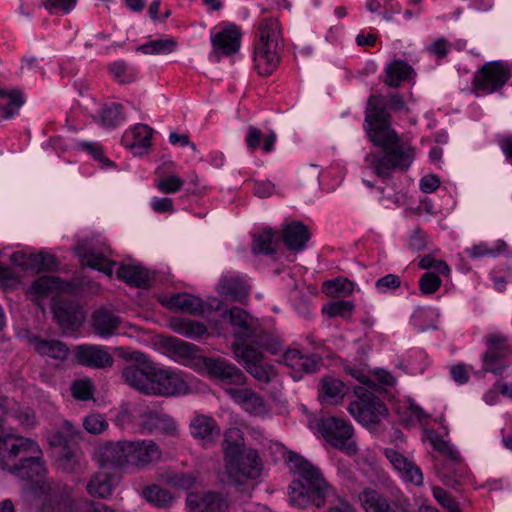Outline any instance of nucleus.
Segmentation results:
<instances>
[{
    "label": "nucleus",
    "instance_id": "25",
    "mask_svg": "<svg viewBox=\"0 0 512 512\" xmlns=\"http://www.w3.org/2000/svg\"><path fill=\"white\" fill-rule=\"evenodd\" d=\"M228 395L247 412L260 415L266 411L263 398L249 388H227Z\"/></svg>",
    "mask_w": 512,
    "mask_h": 512
},
{
    "label": "nucleus",
    "instance_id": "2",
    "mask_svg": "<svg viewBox=\"0 0 512 512\" xmlns=\"http://www.w3.org/2000/svg\"><path fill=\"white\" fill-rule=\"evenodd\" d=\"M381 95H371L367 102L365 122L370 141L383 149V154L369 153L365 157L367 168L379 178L388 181L394 170L406 171L411 165L413 149L404 146L397 133L391 128L390 114L381 105Z\"/></svg>",
    "mask_w": 512,
    "mask_h": 512
},
{
    "label": "nucleus",
    "instance_id": "60",
    "mask_svg": "<svg viewBox=\"0 0 512 512\" xmlns=\"http://www.w3.org/2000/svg\"><path fill=\"white\" fill-rule=\"evenodd\" d=\"M80 146L83 150L91 154L93 158L100 162L103 166L111 167L114 165L112 161H110L108 158L104 156L102 147H100L96 143L82 142L80 143Z\"/></svg>",
    "mask_w": 512,
    "mask_h": 512
},
{
    "label": "nucleus",
    "instance_id": "61",
    "mask_svg": "<svg viewBox=\"0 0 512 512\" xmlns=\"http://www.w3.org/2000/svg\"><path fill=\"white\" fill-rule=\"evenodd\" d=\"M422 269H435L441 274H448L450 269L446 262L434 259L431 255H425L419 262Z\"/></svg>",
    "mask_w": 512,
    "mask_h": 512
},
{
    "label": "nucleus",
    "instance_id": "35",
    "mask_svg": "<svg viewBox=\"0 0 512 512\" xmlns=\"http://www.w3.org/2000/svg\"><path fill=\"white\" fill-rule=\"evenodd\" d=\"M30 342L37 353L54 359H65L69 351L67 346L58 340H45L35 336L30 339Z\"/></svg>",
    "mask_w": 512,
    "mask_h": 512
},
{
    "label": "nucleus",
    "instance_id": "11",
    "mask_svg": "<svg viewBox=\"0 0 512 512\" xmlns=\"http://www.w3.org/2000/svg\"><path fill=\"white\" fill-rule=\"evenodd\" d=\"M8 418H14L24 428H31L36 424V415L33 409L19 404L7 396H0V442L12 433H4V425Z\"/></svg>",
    "mask_w": 512,
    "mask_h": 512
},
{
    "label": "nucleus",
    "instance_id": "54",
    "mask_svg": "<svg viewBox=\"0 0 512 512\" xmlns=\"http://www.w3.org/2000/svg\"><path fill=\"white\" fill-rule=\"evenodd\" d=\"M433 496L437 500V502L447 509L448 512H461L458 503L454 500V498L446 492L441 487H434L433 490Z\"/></svg>",
    "mask_w": 512,
    "mask_h": 512
},
{
    "label": "nucleus",
    "instance_id": "39",
    "mask_svg": "<svg viewBox=\"0 0 512 512\" xmlns=\"http://www.w3.org/2000/svg\"><path fill=\"white\" fill-rule=\"evenodd\" d=\"M143 425L149 431L158 430L168 435H175L177 432L175 422L169 416L159 413L145 414Z\"/></svg>",
    "mask_w": 512,
    "mask_h": 512
},
{
    "label": "nucleus",
    "instance_id": "3",
    "mask_svg": "<svg viewBox=\"0 0 512 512\" xmlns=\"http://www.w3.org/2000/svg\"><path fill=\"white\" fill-rule=\"evenodd\" d=\"M119 357L134 363L122 369L124 382L145 395L170 396L183 392L186 383L182 377L167 369H161L140 351L117 348Z\"/></svg>",
    "mask_w": 512,
    "mask_h": 512
},
{
    "label": "nucleus",
    "instance_id": "23",
    "mask_svg": "<svg viewBox=\"0 0 512 512\" xmlns=\"http://www.w3.org/2000/svg\"><path fill=\"white\" fill-rule=\"evenodd\" d=\"M128 441L107 442L99 448L101 466H123L129 464Z\"/></svg>",
    "mask_w": 512,
    "mask_h": 512
},
{
    "label": "nucleus",
    "instance_id": "50",
    "mask_svg": "<svg viewBox=\"0 0 512 512\" xmlns=\"http://www.w3.org/2000/svg\"><path fill=\"white\" fill-rule=\"evenodd\" d=\"M354 303L346 300L333 301L325 305L322 309L323 313L329 317H348L354 310Z\"/></svg>",
    "mask_w": 512,
    "mask_h": 512
},
{
    "label": "nucleus",
    "instance_id": "27",
    "mask_svg": "<svg viewBox=\"0 0 512 512\" xmlns=\"http://www.w3.org/2000/svg\"><path fill=\"white\" fill-rule=\"evenodd\" d=\"M152 132L149 126L137 124L131 132L132 140L128 139L129 134H125L122 141L133 155L142 156L147 153L151 145Z\"/></svg>",
    "mask_w": 512,
    "mask_h": 512
},
{
    "label": "nucleus",
    "instance_id": "37",
    "mask_svg": "<svg viewBox=\"0 0 512 512\" xmlns=\"http://www.w3.org/2000/svg\"><path fill=\"white\" fill-rule=\"evenodd\" d=\"M171 327L175 332L194 340L201 339L208 335L207 328L203 323L191 319H173Z\"/></svg>",
    "mask_w": 512,
    "mask_h": 512
},
{
    "label": "nucleus",
    "instance_id": "56",
    "mask_svg": "<svg viewBox=\"0 0 512 512\" xmlns=\"http://www.w3.org/2000/svg\"><path fill=\"white\" fill-rule=\"evenodd\" d=\"M441 283L440 277L431 272L424 273L419 280L420 290L423 294L435 293L440 288Z\"/></svg>",
    "mask_w": 512,
    "mask_h": 512
},
{
    "label": "nucleus",
    "instance_id": "21",
    "mask_svg": "<svg viewBox=\"0 0 512 512\" xmlns=\"http://www.w3.org/2000/svg\"><path fill=\"white\" fill-rule=\"evenodd\" d=\"M383 453L393 467L402 474L406 481H409L416 486H421L423 484V474L420 468L408 460L404 455L391 448L384 449Z\"/></svg>",
    "mask_w": 512,
    "mask_h": 512
},
{
    "label": "nucleus",
    "instance_id": "34",
    "mask_svg": "<svg viewBox=\"0 0 512 512\" xmlns=\"http://www.w3.org/2000/svg\"><path fill=\"white\" fill-rule=\"evenodd\" d=\"M167 307L171 310H180L192 315L203 313L202 299L187 293H180L171 296L167 301Z\"/></svg>",
    "mask_w": 512,
    "mask_h": 512
},
{
    "label": "nucleus",
    "instance_id": "7",
    "mask_svg": "<svg viewBox=\"0 0 512 512\" xmlns=\"http://www.w3.org/2000/svg\"><path fill=\"white\" fill-rule=\"evenodd\" d=\"M355 394L358 400L349 404L348 411L362 425L375 426L380 423L381 418L388 415L385 403L372 392L356 387Z\"/></svg>",
    "mask_w": 512,
    "mask_h": 512
},
{
    "label": "nucleus",
    "instance_id": "64",
    "mask_svg": "<svg viewBox=\"0 0 512 512\" xmlns=\"http://www.w3.org/2000/svg\"><path fill=\"white\" fill-rule=\"evenodd\" d=\"M427 246L426 236L420 228H416L410 238L409 247L413 251H421Z\"/></svg>",
    "mask_w": 512,
    "mask_h": 512
},
{
    "label": "nucleus",
    "instance_id": "8",
    "mask_svg": "<svg viewBox=\"0 0 512 512\" xmlns=\"http://www.w3.org/2000/svg\"><path fill=\"white\" fill-rule=\"evenodd\" d=\"M318 429L323 438L334 448L348 455L357 453L356 443L352 441L353 428L342 418L330 416L320 419Z\"/></svg>",
    "mask_w": 512,
    "mask_h": 512
},
{
    "label": "nucleus",
    "instance_id": "45",
    "mask_svg": "<svg viewBox=\"0 0 512 512\" xmlns=\"http://www.w3.org/2000/svg\"><path fill=\"white\" fill-rule=\"evenodd\" d=\"M41 255L39 253L27 254L22 251H16L11 254V262L22 268L24 271H33L39 273V260Z\"/></svg>",
    "mask_w": 512,
    "mask_h": 512
},
{
    "label": "nucleus",
    "instance_id": "58",
    "mask_svg": "<svg viewBox=\"0 0 512 512\" xmlns=\"http://www.w3.org/2000/svg\"><path fill=\"white\" fill-rule=\"evenodd\" d=\"M166 481L172 486L188 489L194 484L195 478L191 474L179 472L167 474Z\"/></svg>",
    "mask_w": 512,
    "mask_h": 512
},
{
    "label": "nucleus",
    "instance_id": "52",
    "mask_svg": "<svg viewBox=\"0 0 512 512\" xmlns=\"http://www.w3.org/2000/svg\"><path fill=\"white\" fill-rule=\"evenodd\" d=\"M109 71L121 84L131 83L135 80V73L129 69L124 61H115L109 65Z\"/></svg>",
    "mask_w": 512,
    "mask_h": 512
},
{
    "label": "nucleus",
    "instance_id": "6",
    "mask_svg": "<svg viewBox=\"0 0 512 512\" xmlns=\"http://www.w3.org/2000/svg\"><path fill=\"white\" fill-rule=\"evenodd\" d=\"M233 327V335L241 342H248L255 346L276 354L280 350L279 342L268 332L264 331L259 323L251 318L243 309L232 307L224 312Z\"/></svg>",
    "mask_w": 512,
    "mask_h": 512
},
{
    "label": "nucleus",
    "instance_id": "18",
    "mask_svg": "<svg viewBox=\"0 0 512 512\" xmlns=\"http://www.w3.org/2000/svg\"><path fill=\"white\" fill-rule=\"evenodd\" d=\"M75 358L80 365L104 369L113 365V357L101 346L80 345L75 350Z\"/></svg>",
    "mask_w": 512,
    "mask_h": 512
},
{
    "label": "nucleus",
    "instance_id": "51",
    "mask_svg": "<svg viewBox=\"0 0 512 512\" xmlns=\"http://www.w3.org/2000/svg\"><path fill=\"white\" fill-rule=\"evenodd\" d=\"M167 347L175 354L187 359L193 358L197 352L195 345L174 337H170L167 340Z\"/></svg>",
    "mask_w": 512,
    "mask_h": 512
},
{
    "label": "nucleus",
    "instance_id": "32",
    "mask_svg": "<svg viewBox=\"0 0 512 512\" xmlns=\"http://www.w3.org/2000/svg\"><path fill=\"white\" fill-rule=\"evenodd\" d=\"M217 290L225 299L232 301L241 302L248 295V286L238 277H222Z\"/></svg>",
    "mask_w": 512,
    "mask_h": 512
},
{
    "label": "nucleus",
    "instance_id": "29",
    "mask_svg": "<svg viewBox=\"0 0 512 512\" xmlns=\"http://www.w3.org/2000/svg\"><path fill=\"white\" fill-rule=\"evenodd\" d=\"M120 324V317L106 309H99L92 315L94 331L102 337L112 335L119 328Z\"/></svg>",
    "mask_w": 512,
    "mask_h": 512
},
{
    "label": "nucleus",
    "instance_id": "41",
    "mask_svg": "<svg viewBox=\"0 0 512 512\" xmlns=\"http://www.w3.org/2000/svg\"><path fill=\"white\" fill-rule=\"evenodd\" d=\"M65 283L55 276H41L31 284L30 291L38 296H47L53 291H62Z\"/></svg>",
    "mask_w": 512,
    "mask_h": 512
},
{
    "label": "nucleus",
    "instance_id": "30",
    "mask_svg": "<svg viewBox=\"0 0 512 512\" xmlns=\"http://www.w3.org/2000/svg\"><path fill=\"white\" fill-rule=\"evenodd\" d=\"M190 432L194 438L212 442L220 434L214 419L205 415L196 416L190 424Z\"/></svg>",
    "mask_w": 512,
    "mask_h": 512
},
{
    "label": "nucleus",
    "instance_id": "10",
    "mask_svg": "<svg viewBox=\"0 0 512 512\" xmlns=\"http://www.w3.org/2000/svg\"><path fill=\"white\" fill-rule=\"evenodd\" d=\"M51 310L57 324L65 332L77 330L85 320V313L78 302L70 298H54Z\"/></svg>",
    "mask_w": 512,
    "mask_h": 512
},
{
    "label": "nucleus",
    "instance_id": "48",
    "mask_svg": "<svg viewBox=\"0 0 512 512\" xmlns=\"http://www.w3.org/2000/svg\"><path fill=\"white\" fill-rule=\"evenodd\" d=\"M120 104H112L101 111V123L105 127H116L125 120Z\"/></svg>",
    "mask_w": 512,
    "mask_h": 512
},
{
    "label": "nucleus",
    "instance_id": "62",
    "mask_svg": "<svg viewBox=\"0 0 512 512\" xmlns=\"http://www.w3.org/2000/svg\"><path fill=\"white\" fill-rule=\"evenodd\" d=\"M262 137L263 133L259 128L250 126L245 139L248 149L250 151L256 150L260 145Z\"/></svg>",
    "mask_w": 512,
    "mask_h": 512
},
{
    "label": "nucleus",
    "instance_id": "38",
    "mask_svg": "<svg viewBox=\"0 0 512 512\" xmlns=\"http://www.w3.org/2000/svg\"><path fill=\"white\" fill-rule=\"evenodd\" d=\"M222 447L224 458L229 457V463H233V455L247 450L244 448L242 432L238 428H230L225 432ZM232 465L233 464H230L229 466L231 469H234Z\"/></svg>",
    "mask_w": 512,
    "mask_h": 512
},
{
    "label": "nucleus",
    "instance_id": "9",
    "mask_svg": "<svg viewBox=\"0 0 512 512\" xmlns=\"http://www.w3.org/2000/svg\"><path fill=\"white\" fill-rule=\"evenodd\" d=\"M233 468L229 466V457L224 458L225 469L228 477L235 483H241L244 479H257L262 471V463L255 449H247L232 456Z\"/></svg>",
    "mask_w": 512,
    "mask_h": 512
},
{
    "label": "nucleus",
    "instance_id": "43",
    "mask_svg": "<svg viewBox=\"0 0 512 512\" xmlns=\"http://www.w3.org/2000/svg\"><path fill=\"white\" fill-rule=\"evenodd\" d=\"M246 342H235L232 344V349L234 356L245 363V368L256 364L258 362H262L263 354L258 349L254 348L251 345L246 344Z\"/></svg>",
    "mask_w": 512,
    "mask_h": 512
},
{
    "label": "nucleus",
    "instance_id": "28",
    "mask_svg": "<svg viewBox=\"0 0 512 512\" xmlns=\"http://www.w3.org/2000/svg\"><path fill=\"white\" fill-rule=\"evenodd\" d=\"M346 392L347 387L341 380L325 376L321 379L318 397L321 402L336 404L344 398Z\"/></svg>",
    "mask_w": 512,
    "mask_h": 512
},
{
    "label": "nucleus",
    "instance_id": "20",
    "mask_svg": "<svg viewBox=\"0 0 512 512\" xmlns=\"http://www.w3.org/2000/svg\"><path fill=\"white\" fill-rule=\"evenodd\" d=\"M322 357L299 349H288L283 354V362L296 373H315L318 371Z\"/></svg>",
    "mask_w": 512,
    "mask_h": 512
},
{
    "label": "nucleus",
    "instance_id": "55",
    "mask_svg": "<svg viewBox=\"0 0 512 512\" xmlns=\"http://www.w3.org/2000/svg\"><path fill=\"white\" fill-rule=\"evenodd\" d=\"M72 396L78 400H89L93 395V385L90 380H76L71 386Z\"/></svg>",
    "mask_w": 512,
    "mask_h": 512
},
{
    "label": "nucleus",
    "instance_id": "19",
    "mask_svg": "<svg viewBox=\"0 0 512 512\" xmlns=\"http://www.w3.org/2000/svg\"><path fill=\"white\" fill-rule=\"evenodd\" d=\"M129 465L143 468L153 461L160 459L161 451L153 441H128Z\"/></svg>",
    "mask_w": 512,
    "mask_h": 512
},
{
    "label": "nucleus",
    "instance_id": "24",
    "mask_svg": "<svg viewBox=\"0 0 512 512\" xmlns=\"http://www.w3.org/2000/svg\"><path fill=\"white\" fill-rule=\"evenodd\" d=\"M438 473L446 486L456 488L467 477L468 470L457 453L456 459H445Z\"/></svg>",
    "mask_w": 512,
    "mask_h": 512
},
{
    "label": "nucleus",
    "instance_id": "49",
    "mask_svg": "<svg viewBox=\"0 0 512 512\" xmlns=\"http://www.w3.org/2000/svg\"><path fill=\"white\" fill-rule=\"evenodd\" d=\"M82 424L86 432L93 435H99L108 428L105 416L100 413H90L83 418Z\"/></svg>",
    "mask_w": 512,
    "mask_h": 512
},
{
    "label": "nucleus",
    "instance_id": "4",
    "mask_svg": "<svg viewBox=\"0 0 512 512\" xmlns=\"http://www.w3.org/2000/svg\"><path fill=\"white\" fill-rule=\"evenodd\" d=\"M285 460L298 477L290 485V502L300 508L309 505L323 507L327 499L334 495V490L320 468L293 451L286 453Z\"/></svg>",
    "mask_w": 512,
    "mask_h": 512
},
{
    "label": "nucleus",
    "instance_id": "1",
    "mask_svg": "<svg viewBox=\"0 0 512 512\" xmlns=\"http://www.w3.org/2000/svg\"><path fill=\"white\" fill-rule=\"evenodd\" d=\"M38 444L21 436H8L0 442V466L21 480L41 479L46 474ZM34 492L43 496L41 512H74L72 490L64 483L37 480Z\"/></svg>",
    "mask_w": 512,
    "mask_h": 512
},
{
    "label": "nucleus",
    "instance_id": "16",
    "mask_svg": "<svg viewBox=\"0 0 512 512\" xmlns=\"http://www.w3.org/2000/svg\"><path fill=\"white\" fill-rule=\"evenodd\" d=\"M488 348L483 354V370L494 374H501V362L510 354L507 339L502 335H491L487 338Z\"/></svg>",
    "mask_w": 512,
    "mask_h": 512
},
{
    "label": "nucleus",
    "instance_id": "63",
    "mask_svg": "<svg viewBox=\"0 0 512 512\" xmlns=\"http://www.w3.org/2000/svg\"><path fill=\"white\" fill-rule=\"evenodd\" d=\"M76 4V0H43L46 9H59L64 13L70 12Z\"/></svg>",
    "mask_w": 512,
    "mask_h": 512
},
{
    "label": "nucleus",
    "instance_id": "13",
    "mask_svg": "<svg viewBox=\"0 0 512 512\" xmlns=\"http://www.w3.org/2000/svg\"><path fill=\"white\" fill-rule=\"evenodd\" d=\"M110 253V248L105 245L98 248L91 243H82L76 247V254L83 266L97 269L108 276H112L113 266L116 265V262L107 259Z\"/></svg>",
    "mask_w": 512,
    "mask_h": 512
},
{
    "label": "nucleus",
    "instance_id": "42",
    "mask_svg": "<svg viewBox=\"0 0 512 512\" xmlns=\"http://www.w3.org/2000/svg\"><path fill=\"white\" fill-rule=\"evenodd\" d=\"M277 243L276 232L267 229L254 237L252 251L254 254L272 255L276 252Z\"/></svg>",
    "mask_w": 512,
    "mask_h": 512
},
{
    "label": "nucleus",
    "instance_id": "33",
    "mask_svg": "<svg viewBox=\"0 0 512 512\" xmlns=\"http://www.w3.org/2000/svg\"><path fill=\"white\" fill-rule=\"evenodd\" d=\"M0 118L7 120L14 117L21 106L25 103V98L20 90H3L0 89Z\"/></svg>",
    "mask_w": 512,
    "mask_h": 512
},
{
    "label": "nucleus",
    "instance_id": "14",
    "mask_svg": "<svg viewBox=\"0 0 512 512\" xmlns=\"http://www.w3.org/2000/svg\"><path fill=\"white\" fill-rule=\"evenodd\" d=\"M204 364L208 374L222 385H244L246 382L241 369L223 358H206Z\"/></svg>",
    "mask_w": 512,
    "mask_h": 512
},
{
    "label": "nucleus",
    "instance_id": "57",
    "mask_svg": "<svg viewBox=\"0 0 512 512\" xmlns=\"http://www.w3.org/2000/svg\"><path fill=\"white\" fill-rule=\"evenodd\" d=\"M184 181L177 175H170L157 182V188L166 194L175 193L181 190Z\"/></svg>",
    "mask_w": 512,
    "mask_h": 512
},
{
    "label": "nucleus",
    "instance_id": "5",
    "mask_svg": "<svg viewBox=\"0 0 512 512\" xmlns=\"http://www.w3.org/2000/svg\"><path fill=\"white\" fill-rule=\"evenodd\" d=\"M281 48L282 38L278 21L273 18L262 20L254 45L255 68L260 75H270L277 68Z\"/></svg>",
    "mask_w": 512,
    "mask_h": 512
},
{
    "label": "nucleus",
    "instance_id": "40",
    "mask_svg": "<svg viewBox=\"0 0 512 512\" xmlns=\"http://www.w3.org/2000/svg\"><path fill=\"white\" fill-rule=\"evenodd\" d=\"M86 489L92 497H108L113 490L110 475L105 472L95 473L89 480Z\"/></svg>",
    "mask_w": 512,
    "mask_h": 512
},
{
    "label": "nucleus",
    "instance_id": "53",
    "mask_svg": "<svg viewBox=\"0 0 512 512\" xmlns=\"http://www.w3.org/2000/svg\"><path fill=\"white\" fill-rule=\"evenodd\" d=\"M58 461L60 467L64 471L69 473L73 472L79 463L77 453L71 447L65 448L60 451Z\"/></svg>",
    "mask_w": 512,
    "mask_h": 512
},
{
    "label": "nucleus",
    "instance_id": "46",
    "mask_svg": "<svg viewBox=\"0 0 512 512\" xmlns=\"http://www.w3.org/2000/svg\"><path fill=\"white\" fill-rule=\"evenodd\" d=\"M176 47V40L169 38L150 41L140 46L139 49L145 54H168L173 52Z\"/></svg>",
    "mask_w": 512,
    "mask_h": 512
},
{
    "label": "nucleus",
    "instance_id": "12",
    "mask_svg": "<svg viewBox=\"0 0 512 512\" xmlns=\"http://www.w3.org/2000/svg\"><path fill=\"white\" fill-rule=\"evenodd\" d=\"M510 78V71L501 62L485 64L474 78V87L483 94L501 89Z\"/></svg>",
    "mask_w": 512,
    "mask_h": 512
},
{
    "label": "nucleus",
    "instance_id": "31",
    "mask_svg": "<svg viewBox=\"0 0 512 512\" xmlns=\"http://www.w3.org/2000/svg\"><path fill=\"white\" fill-rule=\"evenodd\" d=\"M414 75V69L405 61L394 60L385 68L384 83L389 87L397 88L402 82L411 79Z\"/></svg>",
    "mask_w": 512,
    "mask_h": 512
},
{
    "label": "nucleus",
    "instance_id": "26",
    "mask_svg": "<svg viewBox=\"0 0 512 512\" xmlns=\"http://www.w3.org/2000/svg\"><path fill=\"white\" fill-rule=\"evenodd\" d=\"M309 239V229L301 222L295 221L283 228L282 240L289 250L302 251Z\"/></svg>",
    "mask_w": 512,
    "mask_h": 512
},
{
    "label": "nucleus",
    "instance_id": "59",
    "mask_svg": "<svg viewBox=\"0 0 512 512\" xmlns=\"http://www.w3.org/2000/svg\"><path fill=\"white\" fill-rule=\"evenodd\" d=\"M429 439L433 448L444 455L446 459L450 457L451 459H456V454L458 452L455 451L440 435L433 434Z\"/></svg>",
    "mask_w": 512,
    "mask_h": 512
},
{
    "label": "nucleus",
    "instance_id": "44",
    "mask_svg": "<svg viewBox=\"0 0 512 512\" xmlns=\"http://www.w3.org/2000/svg\"><path fill=\"white\" fill-rule=\"evenodd\" d=\"M143 497L157 507H166L173 500L171 493L166 489L160 488L158 485L145 487L143 489Z\"/></svg>",
    "mask_w": 512,
    "mask_h": 512
},
{
    "label": "nucleus",
    "instance_id": "17",
    "mask_svg": "<svg viewBox=\"0 0 512 512\" xmlns=\"http://www.w3.org/2000/svg\"><path fill=\"white\" fill-rule=\"evenodd\" d=\"M358 500L365 512H408V503L390 504L377 490L366 487L358 494Z\"/></svg>",
    "mask_w": 512,
    "mask_h": 512
},
{
    "label": "nucleus",
    "instance_id": "22",
    "mask_svg": "<svg viewBox=\"0 0 512 512\" xmlns=\"http://www.w3.org/2000/svg\"><path fill=\"white\" fill-rule=\"evenodd\" d=\"M240 29L231 24L212 37L214 53L229 56L238 52L240 47Z\"/></svg>",
    "mask_w": 512,
    "mask_h": 512
},
{
    "label": "nucleus",
    "instance_id": "47",
    "mask_svg": "<svg viewBox=\"0 0 512 512\" xmlns=\"http://www.w3.org/2000/svg\"><path fill=\"white\" fill-rule=\"evenodd\" d=\"M354 285L348 279L337 278L324 282L323 291L326 295L337 297L341 294L349 295L352 293Z\"/></svg>",
    "mask_w": 512,
    "mask_h": 512
},
{
    "label": "nucleus",
    "instance_id": "36",
    "mask_svg": "<svg viewBox=\"0 0 512 512\" xmlns=\"http://www.w3.org/2000/svg\"><path fill=\"white\" fill-rule=\"evenodd\" d=\"M119 279L136 287H147L150 276L146 269L137 265H122L117 270Z\"/></svg>",
    "mask_w": 512,
    "mask_h": 512
},
{
    "label": "nucleus",
    "instance_id": "15",
    "mask_svg": "<svg viewBox=\"0 0 512 512\" xmlns=\"http://www.w3.org/2000/svg\"><path fill=\"white\" fill-rule=\"evenodd\" d=\"M186 506L189 512H226L227 499L218 492H191L187 495Z\"/></svg>",
    "mask_w": 512,
    "mask_h": 512
}]
</instances>
